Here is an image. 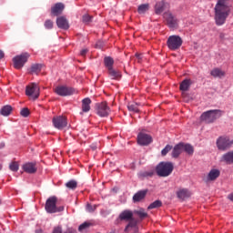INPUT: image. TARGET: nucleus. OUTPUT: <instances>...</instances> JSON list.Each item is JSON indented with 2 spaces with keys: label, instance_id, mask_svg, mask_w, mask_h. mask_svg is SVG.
Masks as SVG:
<instances>
[{
  "label": "nucleus",
  "instance_id": "473e14b6",
  "mask_svg": "<svg viewBox=\"0 0 233 233\" xmlns=\"http://www.w3.org/2000/svg\"><path fill=\"white\" fill-rule=\"evenodd\" d=\"M162 201L161 200H156L154 201L153 203H151L149 206H148V209H154V208H158L160 207H162Z\"/></svg>",
  "mask_w": 233,
  "mask_h": 233
},
{
  "label": "nucleus",
  "instance_id": "de8ad7c7",
  "mask_svg": "<svg viewBox=\"0 0 233 233\" xmlns=\"http://www.w3.org/2000/svg\"><path fill=\"white\" fill-rule=\"evenodd\" d=\"M88 50L87 49H83L81 52H80V55L82 56H86V55L87 54Z\"/></svg>",
  "mask_w": 233,
  "mask_h": 233
},
{
  "label": "nucleus",
  "instance_id": "ddd939ff",
  "mask_svg": "<svg viewBox=\"0 0 233 233\" xmlns=\"http://www.w3.org/2000/svg\"><path fill=\"white\" fill-rule=\"evenodd\" d=\"M165 18L167 20V24L170 28H177L178 25V21L171 13L167 12L165 14Z\"/></svg>",
  "mask_w": 233,
  "mask_h": 233
},
{
  "label": "nucleus",
  "instance_id": "a19ab883",
  "mask_svg": "<svg viewBox=\"0 0 233 233\" xmlns=\"http://www.w3.org/2000/svg\"><path fill=\"white\" fill-rule=\"evenodd\" d=\"M92 16L89 15H85L83 16V22L86 23V24H89L90 22H92Z\"/></svg>",
  "mask_w": 233,
  "mask_h": 233
},
{
  "label": "nucleus",
  "instance_id": "6ab92c4d",
  "mask_svg": "<svg viewBox=\"0 0 233 233\" xmlns=\"http://www.w3.org/2000/svg\"><path fill=\"white\" fill-rule=\"evenodd\" d=\"M147 192H148L147 189L139 190L137 193H136L134 195L133 201L135 203H137V202H139V201L143 200L146 198Z\"/></svg>",
  "mask_w": 233,
  "mask_h": 233
},
{
  "label": "nucleus",
  "instance_id": "b1692460",
  "mask_svg": "<svg viewBox=\"0 0 233 233\" xmlns=\"http://www.w3.org/2000/svg\"><path fill=\"white\" fill-rule=\"evenodd\" d=\"M177 195L178 198L185 199L187 198H189L191 194L187 189L182 188L177 191Z\"/></svg>",
  "mask_w": 233,
  "mask_h": 233
},
{
  "label": "nucleus",
  "instance_id": "5701e85b",
  "mask_svg": "<svg viewBox=\"0 0 233 233\" xmlns=\"http://www.w3.org/2000/svg\"><path fill=\"white\" fill-rule=\"evenodd\" d=\"M108 75L112 79L118 80L122 76L118 70H115L113 67L107 69Z\"/></svg>",
  "mask_w": 233,
  "mask_h": 233
},
{
  "label": "nucleus",
  "instance_id": "aec40b11",
  "mask_svg": "<svg viewBox=\"0 0 233 233\" xmlns=\"http://www.w3.org/2000/svg\"><path fill=\"white\" fill-rule=\"evenodd\" d=\"M23 169L25 172L29 173V174H34L36 172V167H35V163H25L23 166Z\"/></svg>",
  "mask_w": 233,
  "mask_h": 233
},
{
  "label": "nucleus",
  "instance_id": "3c124183",
  "mask_svg": "<svg viewBox=\"0 0 233 233\" xmlns=\"http://www.w3.org/2000/svg\"><path fill=\"white\" fill-rule=\"evenodd\" d=\"M64 210V207H56V212H61Z\"/></svg>",
  "mask_w": 233,
  "mask_h": 233
},
{
  "label": "nucleus",
  "instance_id": "4c0bfd02",
  "mask_svg": "<svg viewBox=\"0 0 233 233\" xmlns=\"http://www.w3.org/2000/svg\"><path fill=\"white\" fill-rule=\"evenodd\" d=\"M90 225L91 224L88 223V222H85V223L81 224L78 228L79 232H83V230H86V228H89Z\"/></svg>",
  "mask_w": 233,
  "mask_h": 233
},
{
  "label": "nucleus",
  "instance_id": "9b49d317",
  "mask_svg": "<svg viewBox=\"0 0 233 233\" xmlns=\"http://www.w3.org/2000/svg\"><path fill=\"white\" fill-rule=\"evenodd\" d=\"M55 92L58 95V96H71L73 95L76 90L72 87H66V86H57L56 89H55Z\"/></svg>",
  "mask_w": 233,
  "mask_h": 233
},
{
  "label": "nucleus",
  "instance_id": "f3484780",
  "mask_svg": "<svg viewBox=\"0 0 233 233\" xmlns=\"http://www.w3.org/2000/svg\"><path fill=\"white\" fill-rule=\"evenodd\" d=\"M92 101L90 98L86 97V98H84L82 100V112L80 113L81 115H83V113H87L90 111L91 109V105Z\"/></svg>",
  "mask_w": 233,
  "mask_h": 233
},
{
  "label": "nucleus",
  "instance_id": "c756f323",
  "mask_svg": "<svg viewBox=\"0 0 233 233\" xmlns=\"http://www.w3.org/2000/svg\"><path fill=\"white\" fill-rule=\"evenodd\" d=\"M222 158L228 164H233V151L228 152L222 157Z\"/></svg>",
  "mask_w": 233,
  "mask_h": 233
},
{
  "label": "nucleus",
  "instance_id": "c03bdc74",
  "mask_svg": "<svg viewBox=\"0 0 233 233\" xmlns=\"http://www.w3.org/2000/svg\"><path fill=\"white\" fill-rule=\"evenodd\" d=\"M96 209V206H91L90 204H87L86 205V210L88 212H94L95 210Z\"/></svg>",
  "mask_w": 233,
  "mask_h": 233
},
{
  "label": "nucleus",
  "instance_id": "4468645a",
  "mask_svg": "<svg viewBox=\"0 0 233 233\" xmlns=\"http://www.w3.org/2000/svg\"><path fill=\"white\" fill-rule=\"evenodd\" d=\"M168 7H169V4L167 1L165 0L158 1L155 5V13L157 15H161Z\"/></svg>",
  "mask_w": 233,
  "mask_h": 233
},
{
  "label": "nucleus",
  "instance_id": "864d4df0",
  "mask_svg": "<svg viewBox=\"0 0 233 233\" xmlns=\"http://www.w3.org/2000/svg\"><path fill=\"white\" fill-rule=\"evenodd\" d=\"M219 36H220L221 39H223V38H225V34L221 33V34L219 35Z\"/></svg>",
  "mask_w": 233,
  "mask_h": 233
},
{
  "label": "nucleus",
  "instance_id": "412c9836",
  "mask_svg": "<svg viewBox=\"0 0 233 233\" xmlns=\"http://www.w3.org/2000/svg\"><path fill=\"white\" fill-rule=\"evenodd\" d=\"M119 218L126 221L131 220L133 219V212L131 210H124L120 213Z\"/></svg>",
  "mask_w": 233,
  "mask_h": 233
},
{
  "label": "nucleus",
  "instance_id": "c9c22d12",
  "mask_svg": "<svg viewBox=\"0 0 233 233\" xmlns=\"http://www.w3.org/2000/svg\"><path fill=\"white\" fill-rule=\"evenodd\" d=\"M128 221H129V223L126 227L125 232H128L129 228H135V227L137 226V222L134 220V218H132L131 220H128Z\"/></svg>",
  "mask_w": 233,
  "mask_h": 233
},
{
  "label": "nucleus",
  "instance_id": "f03ea898",
  "mask_svg": "<svg viewBox=\"0 0 233 233\" xmlns=\"http://www.w3.org/2000/svg\"><path fill=\"white\" fill-rule=\"evenodd\" d=\"M173 170L174 165L171 162H160L156 167L157 174L162 177H168Z\"/></svg>",
  "mask_w": 233,
  "mask_h": 233
},
{
  "label": "nucleus",
  "instance_id": "20e7f679",
  "mask_svg": "<svg viewBox=\"0 0 233 233\" xmlns=\"http://www.w3.org/2000/svg\"><path fill=\"white\" fill-rule=\"evenodd\" d=\"M25 95L31 99L35 100L39 97L40 88L35 83H32L25 88Z\"/></svg>",
  "mask_w": 233,
  "mask_h": 233
},
{
  "label": "nucleus",
  "instance_id": "393cba45",
  "mask_svg": "<svg viewBox=\"0 0 233 233\" xmlns=\"http://www.w3.org/2000/svg\"><path fill=\"white\" fill-rule=\"evenodd\" d=\"M210 75L214 77H223L225 76L226 73L224 71H222L221 69L219 68H214L211 72H210Z\"/></svg>",
  "mask_w": 233,
  "mask_h": 233
},
{
  "label": "nucleus",
  "instance_id": "8fccbe9b",
  "mask_svg": "<svg viewBox=\"0 0 233 233\" xmlns=\"http://www.w3.org/2000/svg\"><path fill=\"white\" fill-rule=\"evenodd\" d=\"M144 177H152L153 176V173L152 172H145L143 174Z\"/></svg>",
  "mask_w": 233,
  "mask_h": 233
},
{
  "label": "nucleus",
  "instance_id": "f704fd0d",
  "mask_svg": "<svg viewBox=\"0 0 233 233\" xmlns=\"http://www.w3.org/2000/svg\"><path fill=\"white\" fill-rule=\"evenodd\" d=\"M66 186L70 189H76L77 187V182L76 180H70L66 184Z\"/></svg>",
  "mask_w": 233,
  "mask_h": 233
},
{
  "label": "nucleus",
  "instance_id": "1a4fd4ad",
  "mask_svg": "<svg viewBox=\"0 0 233 233\" xmlns=\"http://www.w3.org/2000/svg\"><path fill=\"white\" fill-rule=\"evenodd\" d=\"M53 125L56 128L62 130L67 127V118L63 116H55L52 119Z\"/></svg>",
  "mask_w": 233,
  "mask_h": 233
},
{
  "label": "nucleus",
  "instance_id": "2f4dec72",
  "mask_svg": "<svg viewBox=\"0 0 233 233\" xmlns=\"http://www.w3.org/2000/svg\"><path fill=\"white\" fill-rule=\"evenodd\" d=\"M149 10V5L148 4H144L138 6L137 12L142 15L145 14L147 11Z\"/></svg>",
  "mask_w": 233,
  "mask_h": 233
},
{
  "label": "nucleus",
  "instance_id": "6e6552de",
  "mask_svg": "<svg viewBox=\"0 0 233 233\" xmlns=\"http://www.w3.org/2000/svg\"><path fill=\"white\" fill-rule=\"evenodd\" d=\"M96 112L101 117H106L110 114V108L106 102L97 103L96 105Z\"/></svg>",
  "mask_w": 233,
  "mask_h": 233
},
{
  "label": "nucleus",
  "instance_id": "0eeeda50",
  "mask_svg": "<svg viewBox=\"0 0 233 233\" xmlns=\"http://www.w3.org/2000/svg\"><path fill=\"white\" fill-rule=\"evenodd\" d=\"M217 146L219 150H227L233 146V139L228 137H221L218 139Z\"/></svg>",
  "mask_w": 233,
  "mask_h": 233
},
{
  "label": "nucleus",
  "instance_id": "bb28decb",
  "mask_svg": "<svg viewBox=\"0 0 233 233\" xmlns=\"http://www.w3.org/2000/svg\"><path fill=\"white\" fill-rule=\"evenodd\" d=\"M191 86V80L190 79H185L181 84H180V90L181 91H187Z\"/></svg>",
  "mask_w": 233,
  "mask_h": 233
},
{
  "label": "nucleus",
  "instance_id": "7c9ffc66",
  "mask_svg": "<svg viewBox=\"0 0 233 233\" xmlns=\"http://www.w3.org/2000/svg\"><path fill=\"white\" fill-rule=\"evenodd\" d=\"M42 67H43V66L41 64H34L30 68V72L32 74L37 75L38 73H40Z\"/></svg>",
  "mask_w": 233,
  "mask_h": 233
},
{
  "label": "nucleus",
  "instance_id": "a878e982",
  "mask_svg": "<svg viewBox=\"0 0 233 233\" xmlns=\"http://www.w3.org/2000/svg\"><path fill=\"white\" fill-rule=\"evenodd\" d=\"M114 59L110 56H106L104 58V64H105V66L107 68V70L113 68V66H114Z\"/></svg>",
  "mask_w": 233,
  "mask_h": 233
},
{
  "label": "nucleus",
  "instance_id": "2eb2a0df",
  "mask_svg": "<svg viewBox=\"0 0 233 233\" xmlns=\"http://www.w3.org/2000/svg\"><path fill=\"white\" fill-rule=\"evenodd\" d=\"M65 9V5L62 3H56L51 7V15L52 16H58L62 15Z\"/></svg>",
  "mask_w": 233,
  "mask_h": 233
},
{
  "label": "nucleus",
  "instance_id": "dca6fc26",
  "mask_svg": "<svg viewBox=\"0 0 233 233\" xmlns=\"http://www.w3.org/2000/svg\"><path fill=\"white\" fill-rule=\"evenodd\" d=\"M56 25L61 29L66 30L69 28L68 21L66 20V18L65 16L58 17L56 19Z\"/></svg>",
  "mask_w": 233,
  "mask_h": 233
},
{
  "label": "nucleus",
  "instance_id": "cd10ccee",
  "mask_svg": "<svg viewBox=\"0 0 233 233\" xmlns=\"http://www.w3.org/2000/svg\"><path fill=\"white\" fill-rule=\"evenodd\" d=\"M13 108L11 106H5L1 108L0 114L4 116H7L11 114Z\"/></svg>",
  "mask_w": 233,
  "mask_h": 233
},
{
  "label": "nucleus",
  "instance_id": "58836bf2",
  "mask_svg": "<svg viewBox=\"0 0 233 233\" xmlns=\"http://www.w3.org/2000/svg\"><path fill=\"white\" fill-rule=\"evenodd\" d=\"M135 213H137L140 218H144L147 217V213H146L143 208H141L140 210L135 211Z\"/></svg>",
  "mask_w": 233,
  "mask_h": 233
},
{
  "label": "nucleus",
  "instance_id": "5fc2aeb1",
  "mask_svg": "<svg viewBox=\"0 0 233 233\" xmlns=\"http://www.w3.org/2000/svg\"><path fill=\"white\" fill-rule=\"evenodd\" d=\"M228 198L233 201V193L228 196Z\"/></svg>",
  "mask_w": 233,
  "mask_h": 233
},
{
  "label": "nucleus",
  "instance_id": "ea45409f",
  "mask_svg": "<svg viewBox=\"0 0 233 233\" xmlns=\"http://www.w3.org/2000/svg\"><path fill=\"white\" fill-rule=\"evenodd\" d=\"M45 27L48 30L52 29L54 26V23L51 20H46L44 24Z\"/></svg>",
  "mask_w": 233,
  "mask_h": 233
},
{
  "label": "nucleus",
  "instance_id": "f8f14e48",
  "mask_svg": "<svg viewBox=\"0 0 233 233\" xmlns=\"http://www.w3.org/2000/svg\"><path fill=\"white\" fill-rule=\"evenodd\" d=\"M153 141L150 135L139 133L137 136V142L141 146H148Z\"/></svg>",
  "mask_w": 233,
  "mask_h": 233
},
{
  "label": "nucleus",
  "instance_id": "423d86ee",
  "mask_svg": "<svg viewBox=\"0 0 233 233\" xmlns=\"http://www.w3.org/2000/svg\"><path fill=\"white\" fill-rule=\"evenodd\" d=\"M29 55L27 53H24L20 56H16L13 58L14 67L15 69H21L25 64L27 62V59L29 58Z\"/></svg>",
  "mask_w": 233,
  "mask_h": 233
},
{
  "label": "nucleus",
  "instance_id": "39448f33",
  "mask_svg": "<svg viewBox=\"0 0 233 233\" xmlns=\"http://www.w3.org/2000/svg\"><path fill=\"white\" fill-rule=\"evenodd\" d=\"M182 44H183V40L178 35L169 36L167 42V47L172 51H176L179 49Z\"/></svg>",
  "mask_w": 233,
  "mask_h": 233
},
{
  "label": "nucleus",
  "instance_id": "9d476101",
  "mask_svg": "<svg viewBox=\"0 0 233 233\" xmlns=\"http://www.w3.org/2000/svg\"><path fill=\"white\" fill-rule=\"evenodd\" d=\"M56 202H57L56 197H50L46 200L45 208L47 213H56Z\"/></svg>",
  "mask_w": 233,
  "mask_h": 233
},
{
  "label": "nucleus",
  "instance_id": "7ed1b4c3",
  "mask_svg": "<svg viewBox=\"0 0 233 233\" xmlns=\"http://www.w3.org/2000/svg\"><path fill=\"white\" fill-rule=\"evenodd\" d=\"M222 116V111L216 109V110H209L205 112L201 116V120L207 124L213 123L215 120L219 118Z\"/></svg>",
  "mask_w": 233,
  "mask_h": 233
},
{
  "label": "nucleus",
  "instance_id": "79ce46f5",
  "mask_svg": "<svg viewBox=\"0 0 233 233\" xmlns=\"http://www.w3.org/2000/svg\"><path fill=\"white\" fill-rule=\"evenodd\" d=\"M30 114V111L28 108H23L20 112V115L24 117H27Z\"/></svg>",
  "mask_w": 233,
  "mask_h": 233
},
{
  "label": "nucleus",
  "instance_id": "49530a36",
  "mask_svg": "<svg viewBox=\"0 0 233 233\" xmlns=\"http://www.w3.org/2000/svg\"><path fill=\"white\" fill-rule=\"evenodd\" d=\"M136 57L138 59V62L140 63L142 58H143V55L141 54H136Z\"/></svg>",
  "mask_w": 233,
  "mask_h": 233
},
{
  "label": "nucleus",
  "instance_id": "603ef678",
  "mask_svg": "<svg viewBox=\"0 0 233 233\" xmlns=\"http://www.w3.org/2000/svg\"><path fill=\"white\" fill-rule=\"evenodd\" d=\"M5 54L2 50H0V59H2L4 57Z\"/></svg>",
  "mask_w": 233,
  "mask_h": 233
},
{
  "label": "nucleus",
  "instance_id": "e433bc0d",
  "mask_svg": "<svg viewBox=\"0 0 233 233\" xmlns=\"http://www.w3.org/2000/svg\"><path fill=\"white\" fill-rule=\"evenodd\" d=\"M9 168H10L11 171L16 172L19 169V165L15 161L11 162L10 165H9Z\"/></svg>",
  "mask_w": 233,
  "mask_h": 233
},
{
  "label": "nucleus",
  "instance_id": "f257e3e1",
  "mask_svg": "<svg viewBox=\"0 0 233 233\" xmlns=\"http://www.w3.org/2000/svg\"><path fill=\"white\" fill-rule=\"evenodd\" d=\"M229 1L230 0H218V3L214 8L215 22L218 26L223 25L230 15L231 6L228 4Z\"/></svg>",
  "mask_w": 233,
  "mask_h": 233
},
{
  "label": "nucleus",
  "instance_id": "09e8293b",
  "mask_svg": "<svg viewBox=\"0 0 233 233\" xmlns=\"http://www.w3.org/2000/svg\"><path fill=\"white\" fill-rule=\"evenodd\" d=\"M76 231L75 230V229H73V228H67V230L66 231V232H64V233H76Z\"/></svg>",
  "mask_w": 233,
  "mask_h": 233
},
{
  "label": "nucleus",
  "instance_id": "72a5a7b5",
  "mask_svg": "<svg viewBox=\"0 0 233 233\" xmlns=\"http://www.w3.org/2000/svg\"><path fill=\"white\" fill-rule=\"evenodd\" d=\"M127 107H128L129 111H133V112H136V113L139 112L138 105L137 103H129Z\"/></svg>",
  "mask_w": 233,
  "mask_h": 233
},
{
  "label": "nucleus",
  "instance_id": "a211bd4d",
  "mask_svg": "<svg viewBox=\"0 0 233 233\" xmlns=\"http://www.w3.org/2000/svg\"><path fill=\"white\" fill-rule=\"evenodd\" d=\"M220 175V171L218 169H212L208 177L205 178L206 182L214 181L216 180Z\"/></svg>",
  "mask_w": 233,
  "mask_h": 233
},
{
  "label": "nucleus",
  "instance_id": "4be33fe9",
  "mask_svg": "<svg viewBox=\"0 0 233 233\" xmlns=\"http://www.w3.org/2000/svg\"><path fill=\"white\" fill-rule=\"evenodd\" d=\"M182 152H183L182 143H179L175 146V147L172 151V157L174 158H177Z\"/></svg>",
  "mask_w": 233,
  "mask_h": 233
},
{
  "label": "nucleus",
  "instance_id": "37998d69",
  "mask_svg": "<svg viewBox=\"0 0 233 233\" xmlns=\"http://www.w3.org/2000/svg\"><path fill=\"white\" fill-rule=\"evenodd\" d=\"M172 149V146L167 145V147L161 151L162 156H166Z\"/></svg>",
  "mask_w": 233,
  "mask_h": 233
},
{
  "label": "nucleus",
  "instance_id": "a18cd8bd",
  "mask_svg": "<svg viewBox=\"0 0 233 233\" xmlns=\"http://www.w3.org/2000/svg\"><path fill=\"white\" fill-rule=\"evenodd\" d=\"M52 233H62V228L60 226L56 227Z\"/></svg>",
  "mask_w": 233,
  "mask_h": 233
},
{
  "label": "nucleus",
  "instance_id": "c85d7f7f",
  "mask_svg": "<svg viewBox=\"0 0 233 233\" xmlns=\"http://www.w3.org/2000/svg\"><path fill=\"white\" fill-rule=\"evenodd\" d=\"M182 150L187 152L188 155H193L194 147L189 144L182 143Z\"/></svg>",
  "mask_w": 233,
  "mask_h": 233
}]
</instances>
